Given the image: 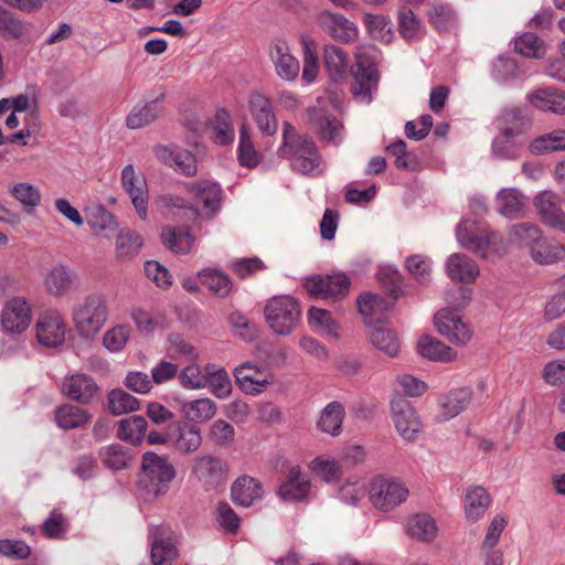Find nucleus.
Returning a JSON list of instances; mask_svg holds the SVG:
<instances>
[{
    "label": "nucleus",
    "mask_w": 565,
    "mask_h": 565,
    "mask_svg": "<svg viewBox=\"0 0 565 565\" xmlns=\"http://www.w3.org/2000/svg\"><path fill=\"white\" fill-rule=\"evenodd\" d=\"M201 282L220 298L227 297L233 289L232 279L224 273L216 269H203L199 273Z\"/></svg>",
    "instance_id": "obj_44"
},
{
    "label": "nucleus",
    "mask_w": 565,
    "mask_h": 565,
    "mask_svg": "<svg viewBox=\"0 0 565 565\" xmlns=\"http://www.w3.org/2000/svg\"><path fill=\"white\" fill-rule=\"evenodd\" d=\"M269 55L275 65L276 74L284 81L291 82L297 78L300 65L290 54L286 42L276 40L270 44Z\"/></svg>",
    "instance_id": "obj_22"
},
{
    "label": "nucleus",
    "mask_w": 565,
    "mask_h": 565,
    "mask_svg": "<svg viewBox=\"0 0 565 565\" xmlns=\"http://www.w3.org/2000/svg\"><path fill=\"white\" fill-rule=\"evenodd\" d=\"M192 475L206 489H214L228 479V465L212 455L198 456L193 459Z\"/></svg>",
    "instance_id": "obj_6"
},
{
    "label": "nucleus",
    "mask_w": 565,
    "mask_h": 565,
    "mask_svg": "<svg viewBox=\"0 0 565 565\" xmlns=\"http://www.w3.org/2000/svg\"><path fill=\"white\" fill-rule=\"evenodd\" d=\"M202 445L199 427L189 424H178L173 435V446L182 455L195 452Z\"/></svg>",
    "instance_id": "obj_32"
},
{
    "label": "nucleus",
    "mask_w": 565,
    "mask_h": 565,
    "mask_svg": "<svg viewBox=\"0 0 565 565\" xmlns=\"http://www.w3.org/2000/svg\"><path fill=\"white\" fill-rule=\"evenodd\" d=\"M76 280V274L64 265L53 266L44 278V287L53 297L68 295Z\"/></svg>",
    "instance_id": "obj_27"
},
{
    "label": "nucleus",
    "mask_w": 565,
    "mask_h": 565,
    "mask_svg": "<svg viewBox=\"0 0 565 565\" xmlns=\"http://www.w3.org/2000/svg\"><path fill=\"white\" fill-rule=\"evenodd\" d=\"M345 412L339 402L329 403L321 412L317 422V427L322 433L331 436H338L341 433Z\"/></svg>",
    "instance_id": "obj_36"
},
{
    "label": "nucleus",
    "mask_w": 565,
    "mask_h": 565,
    "mask_svg": "<svg viewBox=\"0 0 565 565\" xmlns=\"http://www.w3.org/2000/svg\"><path fill=\"white\" fill-rule=\"evenodd\" d=\"M456 236L462 247L475 253L483 254L490 245L488 230L476 221H462L457 226Z\"/></svg>",
    "instance_id": "obj_19"
},
{
    "label": "nucleus",
    "mask_w": 565,
    "mask_h": 565,
    "mask_svg": "<svg viewBox=\"0 0 565 565\" xmlns=\"http://www.w3.org/2000/svg\"><path fill=\"white\" fill-rule=\"evenodd\" d=\"M495 203L500 214L514 218L524 206V196L518 189H503L498 193Z\"/></svg>",
    "instance_id": "obj_42"
},
{
    "label": "nucleus",
    "mask_w": 565,
    "mask_h": 565,
    "mask_svg": "<svg viewBox=\"0 0 565 565\" xmlns=\"http://www.w3.org/2000/svg\"><path fill=\"white\" fill-rule=\"evenodd\" d=\"M213 129L216 143L225 146L234 140V128L232 126L231 116L226 110L220 109L216 111Z\"/></svg>",
    "instance_id": "obj_59"
},
{
    "label": "nucleus",
    "mask_w": 565,
    "mask_h": 565,
    "mask_svg": "<svg viewBox=\"0 0 565 565\" xmlns=\"http://www.w3.org/2000/svg\"><path fill=\"white\" fill-rule=\"evenodd\" d=\"M248 108L257 128L263 135L273 136L277 132L278 120L273 102L268 96L259 92L250 93Z\"/></svg>",
    "instance_id": "obj_12"
},
{
    "label": "nucleus",
    "mask_w": 565,
    "mask_h": 565,
    "mask_svg": "<svg viewBox=\"0 0 565 565\" xmlns=\"http://www.w3.org/2000/svg\"><path fill=\"white\" fill-rule=\"evenodd\" d=\"M175 475V469L167 457L148 451L141 459L138 492L146 501L157 500L169 491Z\"/></svg>",
    "instance_id": "obj_1"
},
{
    "label": "nucleus",
    "mask_w": 565,
    "mask_h": 565,
    "mask_svg": "<svg viewBox=\"0 0 565 565\" xmlns=\"http://www.w3.org/2000/svg\"><path fill=\"white\" fill-rule=\"evenodd\" d=\"M308 324L320 333L337 337L338 323L328 310L311 307L308 311Z\"/></svg>",
    "instance_id": "obj_52"
},
{
    "label": "nucleus",
    "mask_w": 565,
    "mask_h": 565,
    "mask_svg": "<svg viewBox=\"0 0 565 565\" xmlns=\"http://www.w3.org/2000/svg\"><path fill=\"white\" fill-rule=\"evenodd\" d=\"M377 279L387 291L391 301H395L403 295L402 276L398 270L391 266L381 267L377 271Z\"/></svg>",
    "instance_id": "obj_57"
},
{
    "label": "nucleus",
    "mask_w": 565,
    "mask_h": 565,
    "mask_svg": "<svg viewBox=\"0 0 565 565\" xmlns=\"http://www.w3.org/2000/svg\"><path fill=\"white\" fill-rule=\"evenodd\" d=\"M534 206L542 221L550 227L565 233V212L561 198L552 191H543L534 198Z\"/></svg>",
    "instance_id": "obj_18"
},
{
    "label": "nucleus",
    "mask_w": 565,
    "mask_h": 565,
    "mask_svg": "<svg viewBox=\"0 0 565 565\" xmlns=\"http://www.w3.org/2000/svg\"><path fill=\"white\" fill-rule=\"evenodd\" d=\"M507 524V519L500 514L492 519L481 545L484 565H503V554L501 551L494 550V546Z\"/></svg>",
    "instance_id": "obj_24"
},
{
    "label": "nucleus",
    "mask_w": 565,
    "mask_h": 565,
    "mask_svg": "<svg viewBox=\"0 0 565 565\" xmlns=\"http://www.w3.org/2000/svg\"><path fill=\"white\" fill-rule=\"evenodd\" d=\"M515 50L532 58H541L545 54L543 41L534 33L526 32L515 40Z\"/></svg>",
    "instance_id": "obj_58"
},
{
    "label": "nucleus",
    "mask_w": 565,
    "mask_h": 565,
    "mask_svg": "<svg viewBox=\"0 0 565 565\" xmlns=\"http://www.w3.org/2000/svg\"><path fill=\"white\" fill-rule=\"evenodd\" d=\"M161 113L159 98L148 102L142 106H135L126 118L127 127L130 129L146 127L156 121Z\"/></svg>",
    "instance_id": "obj_37"
},
{
    "label": "nucleus",
    "mask_w": 565,
    "mask_h": 565,
    "mask_svg": "<svg viewBox=\"0 0 565 565\" xmlns=\"http://www.w3.org/2000/svg\"><path fill=\"white\" fill-rule=\"evenodd\" d=\"M407 533L418 541L430 542L436 537L437 526L430 515L425 513L416 514L407 522Z\"/></svg>",
    "instance_id": "obj_43"
},
{
    "label": "nucleus",
    "mask_w": 565,
    "mask_h": 565,
    "mask_svg": "<svg viewBox=\"0 0 565 565\" xmlns=\"http://www.w3.org/2000/svg\"><path fill=\"white\" fill-rule=\"evenodd\" d=\"M434 322L437 331L457 345H466L471 340V328L450 309L439 310L435 315Z\"/></svg>",
    "instance_id": "obj_10"
},
{
    "label": "nucleus",
    "mask_w": 565,
    "mask_h": 565,
    "mask_svg": "<svg viewBox=\"0 0 565 565\" xmlns=\"http://www.w3.org/2000/svg\"><path fill=\"white\" fill-rule=\"evenodd\" d=\"M190 192L203 206L214 214L221 204L222 189L220 184L209 180H199L190 185Z\"/></svg>",
    "instance_id": "obj_33"
},
{
    "label": "nucleus",
    "mask_w": 565,
    "mask_h": 565,
    "mask_svg": "<svg viewBox=\"0 0 565 565\" xmlns=\"http://www.w3.org/2000/svg\"><path fill=\"white\" fill-rule=\"evenodd\" d=\"M354 81L351 92L354 98L362 103H370L372 92L379 83V72L374 63L364 54L356 55V63L352 68Z\"/></svg>",
    "instance_id": "obj_5"
},
{
    "label": "nucleus",
    "mask_w": 565,
    "mask_h": 565,
    "mask_svg": "<svg viewBox=\"0 0 565 565\" xmlns=\"http://www.w3.org/2000/svg\"><path fill=\"white\" fill-rule=\"evenodd\" d=\"M511 235L516 242L529 247L530 252L532 250L533 245L537 244V242L543 237L541 228L532 223H520L513 225L511 228Z\"/></svg>",
    "instance_id": "obj_60"
},
{
    "label": "nucleus",
    "mask_w": 565,
    "mask_h": 565,
    "mask_svg": "<svg viewBox=\"0 0 565 565\" xmlns=\"http://www.w3.org/2000/svg\"><path fill=\"white\" fill-rule=\"evenodd\" d=\"M264 316L268 327L276 334L288 335L300 322L301 307L291 296H274L266 302Z\"/></svg>",
    "instance_id": "obj_3"
},
{
    "label": "nucleus",
    "mask_w": 565,
    "mask_h": 565,
    "mask_svg": "<svg viewBox=\"0 0 565 565\" xmlns=\"http://www.w3.org/2000/svg\"><path fill=\"white\" fill-rule=\"evenodd\" d=\"M308 122L313 127L315 132L322 141L339 143L342 139V122L329 114L326 109L317 106L306 109Z\"/></svg>",
    "instance_id": "obj_11"
},
{
    "label": "nucleus",
    "mask_w": 565,
    "mask_h": 565,
    "mask_svg": "<svg viewBox=\"0 0 565 565\" xmlns=\"http://www.w3.org/2000/svg\"><path fill=\"white\" fill-rule=\"evenodd\" d=\"M235 436L234 427L223 420H215L209 430V439L218 447H228L233 444Z\"/></svg>",
    "instance_id": "obj_63"
},
{
    "label": "nucleus",
    "mask_w": 565,
    "mask_h": 565,
    "mask_svg": "<svg viewBox=\"0 0 565 565\" xmlns=\"http://www.w3.org/2000/svg\"><path fill=\"white\" fill-rule=\"evenodd\" d=\"M55 420L62 429H74L84 427L89 420V415L77 406L65 404L56 409Z\"/></svg>",
    "instance_id": "obj_45"
},
{
    "label": "nucleus",
    "mask_w": 565,
    "mask_h": 565,
    "mask_svg": "<svg viewBox=\"0 0 565 565\" xmlns=\"http://www.w3.org/2000/svg\"><path fill=\"white\" fill-rule=\"evenodd\" d=\"M99 456L103 463L113 470L125 469L131 459L129 449L118 444L102 448Z\"/></svg>",
    "instance_id": "obj_48"
},
{
    "label": "nucleus",
    "mask_w": 565,
    "mask_h": 565,
    "mask_svg": "<svg viewBox=\"0 0 565 565\" xmlns=\"http://www.w3.org/2000/svg\"><path fill=\"white\" fill-rule=\"evenodd\" d=\"M264 490L262 483L249 476L237 478L231 487V499L237 505L243 508L252 507L256 501L263 498Z\"/></svg>",
    "instance_id": "obj_23"
},
{
    "label": "nucleus",
    "mask_w": 565,
    "mask_h": 565,
    "mask_svg": "<svg viewBox=\"0 0 565 565\" xmlns=\"http://www.w3.org/2000/svg\"><path fill=\"white\" fill-rule=\"evenodd\" d=\"M108 407L113 415L119 416L137 411L139 401L121 388L111 390L108 394Z\"/></svg>",
    "instance_id": "obj_47"
},
{
    "label": "nucleus",
    "mask_w": 565,
    "mask_h": 565,
    "mask_svg": "<svg viewBox=\"0 0 565 565\" xmlns=\"http://www.w3.org/2000/svg\"><path fill=\"white\" fill-rule=\"evenodd\" d=\"M143 245L142 237L134 230H121L116 238V257L128 260L135 257Z\"/></svg>",
    "instance_id": "obj_39"
},
{
    "label": "nucleus",
    "mask_w": 565,
    "mask_h": 565,
    "mask_svg": "<svg viewBox=\"0 0 565 565\" xmlns=\"http://www.w3.org/2000/svg\"><path fill=\"white\" fill-rule=\"evenodd\" d=\"M317 24L330 38L349 43L356 39L358 28L344 15L323 10L317 15Z\"/></svg>",
    "instance_id": "obj_13"
},
{
    "label": "nucleus",
    "mask_w": 565,
    "mask_h": 565,
    "mask_svg": "<svg viewBox=\"0 0 565 565\" xmlns=\"http://www.w3.org/2000/svg\"><path fill=\"white\" fill-rule=\"evenodd\" d=\"M238 387L246 394L256 395L264 392L273 383L271 373L252 364L244 363L234 370Z\"/></svg>",
    "instance_id": "obj_15"
},
{
    "label": "nucleus",
    "mask_w": 565,
    "mask_h": 565,
    "mask_svg": "<svg viewBox=\"0 0 565 565\" xmlns=\"http://www.w3.org/2000/svg\"><path fill=\"white\" fill-rule=\"evenodd\" d=\"M498 126L505 136L518 137L531 127V118L524 109L509 107L498 118Z\"/></svg>",
    "instance_id": "obj_30"
},
{
    "label": "nucleus",
    "mask_w": 565,
    "mask_h": 565,
    "mask_svg": "<svg viewBox=\"0 0 565 565\" xmlns=\"http://www.w3.org/2000/svg\"><path fill=\"white\" fill-rule=\"evenodd\" d=\"M62 391L70 398L79 403H89L98 392V386L92 377L84 374H76L65 379Z\"/></svg>",
    "instance_id": "obj_28"
},
{
    "label": "nucleus",
    "mask_w": 565,
    "mask_h": 565,
    "mask_svg": "<svg viewBox=\"0 0 565 565\" xmlns=\"http://www.w3.org/2000/svg\"><path fill=\"white\" fill-rule=\"evenodd\" d=\"M530 150L535 154L565 151V129H556L535 138L530 145Z\"/></svg>",
    "instance_id": "obj_46"
},
{
    "label": "nucleus",
    "mask_w": 565,
    "mask_h": 565,
    "mask_svg": "<svg viewBox=\"0 0 565 565\" xmlns=\"http://www.w3.org/2000/svg\"><path fill=\"white\" fill-rule=\"evenodd\" d=\"M391 408L398 435L407 441H414L422 429V423L411 402L403 396H396L391 402Z\"/></svg>",
    "instance_id": "obj_9"
},
{
    "label": "nucleus",
    "mask_w": 565,
    "mask_h": 565,
    "mask_svg": "<svg viewBox=\"0 0 565 565\" xmlns=\"http://www.w3.org/2000/svg\"><path fill=\"white\" fill-rule=\"evenodd\" d=\"M447 275L451 280L471 282L479 275L478 265L465 254L455 253L447 259Z\"/></svg>",
    "instance_id": "obj_31"
},
{
    "label": "nucleus",
    "mask_w": 565,
    "mask_h": 565,
    "mask_svg": "<svg viewBox=\"0 0 565 565\" xmlns=\"http://www.w3.org/2000/svg\"><path fill=\"white\" fill-rule=\"evenodd\" d=\"M372 345L383 354L394 358L399 352L401 343L395 331L387 328H375L370 333Z\"/></svg>",
    "instance_id": "obj_41"
},
{
    "label": "nucleus",
    "mask_w": 565,
    "mask_h": 565,
    "mask_svg": "<svg viewBox=\"0 0 565 565\" xmlns=\"http://www.w3.org/2000/svg\"><path fill=\"white\" fill-rule=\"evenodd\" d=\"M11 193L28 211L33 210L41 201L39 189L30 183L14 184Z\"/></svg>",
    "instance_id": "obj_64"
},
{
    "label": "nucleus",
    "mask_w": 565,
    "mask_h": 565,
    "mask_svg": "<svg viewBox=\"0 0 565 565\" xmlns=\"http://www.w3.org/2000/svg\"><path fill=\"white\" fill-rule=\"evenodd\" d=\"M472 391L468 387H459L450 391L439 398V422L449 420L463 412L471 403Z\"/></svg>",
    "instance_id": "obj_25"
},
{
    "label": "nucleus",
    "mask_w": 565,
    "mask_h": 565,
    "mask_svg": "<svg viewBox=\"0 0 565 565\" xmlns=\"http://www.w3.org/2000/svg\"><path fill=\"white\" fill-rule=\"evenodd\" d=\"M527 100L540 110L565 115V92L555 88H539L527 95Z\"/></svg>",
    "instance_id": "obj_29"
},
{
    "label": "nucleus",
    "mask_w": 565,
    "mask_h": 565,
    "mask_svg": "<svg viewBox=\"0 0 565 565\" xmlns=\"http://www.w3.org/2000/svg\"><path fill=\"white\" fill-rule=\"evenodd\" d=\"M323 60L330 77L338 81L347 73V55L342 49L328 45L324 49Z\"/></svg>",
    "instance_id": "obj_49"
},
{
    "label": "nucleus",
    "mask_w": 565,
    "mask_h": 565,
    "mask_svg": "<svg viewBox=\"0 0 565 565\" xmlns=\"http://www.w3.org/2000/svg\"><path fill=\"white\" fill-rule=\"evenodd\" d=\"M216 404L213 399L204 397L189 401L182 404V414L185 419L193 423H205L216 413Z\"/></svg>",
    "instance_id": "obj_38"
},
{
    "label": "nucleus",
    "mask_w": 565,
    "mask_h": 565,
    "mask_svg": "<svg viewBox=\"0 0 565 565\" xmlns=\"http://www.w3.org/2000/svg\"><path fill=\"white\" fill-rule=\"evenodd\" d=\"M121 184L129 194L131 202L141 220L148 215V188L142 175H137L132 164H127L121 171Z\"/></svg>",
    "instance_id": "obj_16"
},
{
    "label": "nucleus",
    "mask_w": 565,
    "mask_h": 565,
    "mask_svg": "<svg viewBox=\"0 0 565 565\" xmlns=\"http://www.w3.org/2000/svg\"><path fill=\"white\" fill-rule=\"evenodd\" d=\"M350 284L349 277L344 274L327 275L324 277L316 275L307 278L305 287L311 297L338 300L349 292Z\"/></svg>",
    "instance_id": "obj_7"
},
{
    "label": "nucleus",
    "mask_w": 565,
    "mask_h": 565,
    "mask_svg": "<svg viewBox=\"0 0 565 565\" xmlns=\"http://www.w3.org/2000/svg\"><path fill=\"white\" fill-rule=\"evenodd\" d=\"M491 498L482 487H473L467 490L465 513L470 522L479 521L488 510Z\"/></svg>",
    "instance_id": "obj_35"
},
{
    "label": "nucleus",
    "mask_w": 565,
    "mask_h": 565,
    "mask_svg": "<svg viewBox=\"0 0 565 565\" xmlns=\"http://www.w3.org/2000/svg\"><path fill=\"white\" fill-rule=\"evenodd\" d=\"M178 556L174 543L170 539H157L151 546L153 565H173Z\"/></svg>",
    "instance_id": "obj_54"
},
{
    "label": "nucleus",
    "mask_w": 565,
    "mask_h": 565,
    "mask_svg": "<svg viewBox=\"0 0 565 565\" xmlns=\"http://www.w3.org/2000/svg\"><path fill=\"white\" fill-rule=\"evenodd\" d=\"M310 488L309 479L302 475L299 466H295L288 471L277 493L285 501H300L307 498Z\"/></svg>",
    "instance_id": "obj_26"
},
{
    "label": "nucleus",
    "mask_w": 565,
    "mask_h": 565,
    "mask_svg": "<svg viewBox=\"0 0 565 565\" xmlns=\"http://www.w3.org/2000/svg\"><path fill=\"white\" fill-rule=\"evenodd\" d=\"M531 256L537 264H553L565 258V246L548 242L544 236L533 245Z\"/></svg>",
    "instance_id": "obj_40"
},
{
    "label": "nucleus",
    "mask_w": 565,
    "mask_h": 565,
    "mask_svg": "<svg viewBox=\"0 0 565 565\" xmlns=\"http://www.w3.org/2000/svg\"><path fill=\"white\" fill-rule=\"evenodd\" d=\"M35 330L38 341L47 348H57L65 341L66 323L57 311L42 315Z\"/></svg>",
    "instance_id": "obj_14"
},
{
    "label": "nucleus",
    "mask_w": 565,
    "mask_h": 565,
    "mask_svg": "<svg viewBox=\"0 0 565 565\" xmlns=\"http://www.w3.org/2000/svg\"><path fill=\"white\" fill-rule=\"evenodd\" d=\"M163 244L173 253H188L193 245V236L189 232L164 227L161 234Z\"/></svg>",
    "instance_id": "obj_51"
},
{
    "label": "nucleus",
    "mask_w": 565,
    "mask_h": 565,
    "mask_svg": "<svg viewBox=\"0 0 565 565\" xmlns=\"http://www.w3.org/2000/svg\"><path fill=\"white\" fill-rule=\"evenodd\" d=\"M393 305V301L372 292H365L356 300L359 312L369 326L385 321Z\"/></svg>",
    "instance_id": "obj_21"
},
{
    "label": "nucleus",
    "mask_w": 565,
    "mask_h": 565,
    "mask_svg": "<svg viewBox=\"0 0 565 565\" xmlns=\"http://www.w3.org/2000/svg\"><path fill=\"white\" fill-rule=\"evenodd\" d=\"M154 153L159 160L168 166L174 167L177 172L185 177H193L198 172L195 157L185 149L157 146L154 147Z\"/></svg>",
    "instance_id": "obj_20"
},
{
    "label": "nucleus",
    "mask_w": 565,
    "mask_h": 565,
    "mask_svg": "<svg viewBox=\"0 0 565 565\" xmlns=\"http://www.w3.org/2000/svg\"><path fill=\"white\" fill-rule=\"evenodd\" d=\"M207 386L211 392L218 398H226L232 393V383L224 369L212 371L207 366Z\"/></svg>",
    "instance_id": "obj_62"
},
{
    "label": "nucleus",
    "mask_w": 565,
    "mask_h": 565,
    "mask_svg": "<svg viewBox=\"0 0 565 565\" xmlns=\"http://www.w3.org/2000/svg\"><path fill=\"white\" fill-rule=\"evenodd\" d=\"M398 32L405 40H416L423 33L420 21L408 8H402L398 11Z\"/></svg>",
    "instance_id": "obj_53"
},
{
    "label": "nucleus",
    "mask_w": 565,
    "mask_h": 565,
    "mask_svg": "<svg viewBox=\"0 0 565 565\" xmlns=\"http://www.w3.org/2000/svg\"><path fill=\"white\" fill-rule=\"evenodd\" d=\"M147 428V420L141 416H130L118 423V437L130 443H139Z\"/></svg>",
    "instance_id": "obj_50"
},
{
    "label": "nucleus",
    "mask_w": 565,
    "mask_h": 565,
    "mask_svg": "<svg viewBox=\"0 0 565 565\" xmlns=\"http://www.w3.org/2000/svg\"><path fill=\"white\" fill-rule=\"evenodd\" d=\"M363 21L372 38L384 42L391 41L392 25L384 15L365 13Z\"/></svg>",
    "instance_id": "obj_56"
},
{
    "label": "nucleus",
    "mask_w": 565,
    "mask_h": 565,
    "mask_svg": "<svg viewBox=\"0 0 565 565\" xmlns=\"http://www.w3.org/2000/svg\"><path fill=\"white\" fill-rule=\"evenodd\" d=\"M417 350L423 358L431 361L451 362L457 358L451 348L430 335H423L418 340Z\"/></svg>",
    "instance_id": "obj_34"
},
{
    "label": "nucleus",
    "mask_w": 565,
    "mask_h": 565,
    "mask_svg": "<svg viewBox=\"0 0 565 565\" xmlns=\"http://www.w3.org/2000/svg\"><path fill=\"white\" fill-rule=\"evenodd\" d=\"M108 315L106 296L102 292H92L73 308L72 319L79 337L89 340L100 332Z\"/></svg>",
    "instance_id": "obj_2"
},
{
    "label": "nucleus",
    "mask_w": 565,
    "mask_h": 565,
    "mask_svg": "<svg viewBox=\"0 0 565 565\" xmlns=\"http://www.w3.org/2000/svg\"><path fill=\"white\" fill-rule=\"evenodd\" d=\"M408 489L394 478L376 476L370 487V500L381 511H392L408 498Z\"/></svg>",
    "instance_id": "obj_4"
},
{
    "label": "nucleus",
    "mask_w": 565,
    "mask_h": 565,
    "mask_svg": "<svg viewBox=\"0 0 565 565\" xmlns=\"http://www.w3.org/2000/svg\"><path fill=\"white\" fill-rule=\"evenodd\" d=\"M428 15L430 22L439 32L449 30L456 23V13L447 3H434Z\"/></svg>",
    "instance_id": "obj_55"
},
{
    "label": "nucleus",
    "mask_w": 565,
    "mask_h": 565,
    "mask_svg": "<svg viewBox=\"0 0 565 565\" xmlns=\"http://www.w3.org/2000/svg\"><path fill=\"white\" fill-rule=\"evenodd\" d=\"M281 156L290 159L292 170L298 173L315 175L322 171V157L312 138L302 141L295 148L286 150Z\"/></svg>",
    "instance_id": "obj_8"
},
{
    "label": "nucleus",
    "mask_w": 565,
    "mask_h": 565,
    "mask_svg": "<svg viewBox=\"0 0 565 565\" xmlns=\"http://www.w3.org/2000/svg\"><path fill=\"white\" fill-rule=\"evenodd\" d=\"M179 381L182 387L186 390H200L207 386V372L202 373L196 364H190L179 373Z\"/></svg>",
    "instance_id": "obj_61"
},
{
    "label": "nucleus",
    "mask_w": 565,
    "mask_h": 565,
    "mask_svg": "<svg viewBox=\"0 0 565 565\" xmlns=\"http://www.w3.org/2000/svg\"><path fill=\"white\" fill-rule=\"evenodd\" d=\"M31 309L22 297L7 301L1 312V324L7 333H21L30 324Z\"/></svg>",
    "instance_id": "obj_17"
}]
</instances>
